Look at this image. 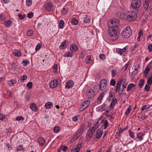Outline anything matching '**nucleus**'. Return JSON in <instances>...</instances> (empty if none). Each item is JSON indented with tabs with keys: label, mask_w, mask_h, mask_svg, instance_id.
Masks as SVG:
<instances>
[{
	"label": "nucleus",
	"mask_w": 152,
	"mask_h": 152,
	"mask_svg": "<svg viewBox=\"0 0 152 152\" xmlns=\"http://www.w3.org/2000/svg\"><path fill=\"white\" fill-rule=\"evenodd\" d=\"M119 22L115 19L109 20L107 23L109 33L110 34L109 39L111 41H113L118 39V24Z\"/></svg>",
	"instance_id": "f257e3e1"
},
{
	"label": "nucleus",
	"mask_w": 152,
	"mask_h": 152,
	"mask_svg": "<svg viewBox=\"0 0 152 152\" xmlns=\"http://www.w3.org/2000/svg\"><path fill=\"white\" fill-rule=\"evenodd\" d=\"M137 17L136 13L134 12H127L124 14V18L128 21H133L136 20Z\"/></svg>",
	"instance_id": "f03ea898"
},
{
	"label": "nucleus",
	"mask_w": 152,
	"mask_h": 152,
	"mask_svg": "<svg viewBox=\"0 0 152 152\" xmlns=\"http://www.w3.org/2000/svg\"><path fill=\"white\" fill-rule=\"evenodd\" d=\"M100 121H101L100 123H101L103 122V120H101L99 118L95 126L88 130L86 134L89 138L92 137L93 134L95 132V130L98 128L99 126V124Z\"/></svg>",
	"instance_id": "7ed1b4c3"
},
{
	"label": "nucleus",
	"mask_w": 152,
	"mask_h": 152,
	"mask_svg": "<svg viewBox=\"0 0 152 152\" xmlns=\"http://www.w3.org/2000/svg\"><path fill=\"white\" fill-rule=\"evenodd\" d=\"M123 80V79L122 78H120L118 80L115 90V91H118L120 96L122 94L124 91V83H122Z\"/></svg>",
	"instance_id": "20e7f679"
},
{
	"label": "nucleus",
	"mask_w": 152,
	"mask_h": 152,
	"mask_svg": "<svg viewBox=\"0 0 152 152\" xmlns=\"http://www.w3.org/2000/svg\"><path fill=\"white\" fill-rule=\"evenodd\" d=\"M141 4L140 0H132L131 6L134 9H137L139 7Z\"/></svg>",
	"instance_id": "39448f33"
},
{
	"label": "nucleus",
	"mask_w": 152,
	"mask_h": 152,
	"mask_svg": "<svg viewBox=\"0 0 152 152\" xmlns=\"http://www.w3.org/2000/svg\"><path fill=\"white\" fill-rule=\"evenodd\" d=\"M132 33L130 29L129 26H127L124 29V38H128L131 35Z\"/></svg>",
	"instance_id": "423d86ee"
},
{
	"label": "nucleus",
	"mask_w": 152,
	"mask_h": 152,
	"mask_svg": "<svg viewBox=\"0 0 152 152\" xmlns=\"http://www.w3.org/2000/svg\"><path fill=\"white\" fill-rule=\"evenodd\" d=\"M90 102L89 100H87L85 101L81 104L80 110L82 111L88 107L89 105Z\"/></svg>",
	"instance_id": "0eeeda50"
},
{
	"label": "nucleus",
	"mask_w": 152,
	"mask_h": 152,
	"mask_svg": "<svg viewBox=\"0 0 152 152\" xmlns=\"http://www.w3.org/2000/svg\"><path fill=\"white\" fill-rule=\"evenodd\" d=\"M107 85V81L105 79L101 80L99 83V88L101 90L103 91Z\"/></svg>",
	"instance_id": "6e6552de"
},
{
	"label": "nucleus",
	"mask_w": 152,
	"mask_h": 152,
	"mask_svg": "<svg viewBox=\"0 0 152 152\" xmlns=\"http://www.w3.org/2000/svg\"><path fill=\"white\" fill-rule=\"evenodd\" d=\"M152 66V60L146 66L144 71L145 74L143 75V76L147 78L148 75V71L150 70V68Z\"/></svg>",
	"instance_id": "1a4fd4ad"
},
{
	"label": "nucleus",
	"mask_w": 152,
	"mask_h": 152,
	"mask_svg": "<svg viewBox=\"0 0 152 152\" xmlns=\"http://www.w3.org/2000/svg\"><path fill=\"white\" fill-rule=\"evenodd\" d=\"M86 95L88 98H91L95 96V93L92 89L88 90L87 92Z\"/></svg>",
	"instance_id": "9d476101"
},
{
	"label": "nucleus",
	"mask_w": 152,
	"mask_h": 152,
	"mask_svg": "<svg viewBox=\"0 0 152 152\" xmlns=\"http://www.w3.org/2000/svg\"><path fill=\"white\" fill-rule=\"evenodd\" d=\"M45 9L49 11H50L53 10V5L50 2H47L45 5Z\"/></svg>",
	"instance_id": "9b49d317"
},
{
	"label": "nucleus",
	"mask_w": 152,
	"mask_h": 152,
	"mask_svg": "<svg viewBox=\"0 0 152 152\" xmlns=\"http://www.w3.org/2000/svg\"><path fill=\"white\" fill-rule=\"evenodd\" d=\"M58 81L56 80H52L50 83V87L51 88H55L58 85Z\"/></svg>",
	"instance_id": "f8f14e48"
},
{
	"label": "nucleus",
	"mask_w": 152,
	"mask_h": 152,
	"mask_svg": "<svg viewBox=\"0 0 152 152\" xmlns=\"http://www.w3.org/2000/svg\"><path fill=\"white\" fill-rule=\"evenodd\" d=\"M66 83V85L65 86V88H72L74 85V83L73 81L71 80H67Z\"/></svg>",
	"instance_id": "ddd939ff"
},
{
	"label": "nucleus",
	"mask_w": 152,
	"mask_h": 152,
	"mask_svg": "<svg viewBox=\"0 0 152 152\" xmlns=\"http://www.w3.org/2000/svg\"><path fill=\"white\" fill-rule=\"evenodd\" d=\"M81 143L79 144H77V145L76 147L71 150V152H79L81 147Z\"/></svg>",
	"instance_id": "4468645a"
},
{
	"label": "nucleus",
	"mask_w": 152,
	"mask_h": 152,
	"mask_svg": "<svg viewBox=\"0 0 152 152\" xmlns=\"http://www.w3.org/2000/svg\"><path fill=\"white\" fill-rule=\"evenodd\" d=\"M67 46L66 41L65 40L61 43V44L59 46V48L61 50H64L66 48Z\"/></svg>",
	"instance_id": "2eb2a0df"
},
{
	"label": "nucleus",
	"mask_w": 152,
	"mask_h": 152,
	"mask_svg": "<svg viewBox=\"0 0 152 152\" xmlns=\"http://www.w3.org/2000/svg\"><path fill=\"white\" fill-rule=\"evenodd\" d=\"M45 139L42 137L39 138L38 140V142L40 146L43 145L45 144Z\"/></svg>",
	"instance_id": "dca6fc26"
},
{
	"label": "nucleus",
	"mask_w": 152,
	"mask_h": 152,
	"mask_svg": "<svg viewBox=\"0 0 152 152\" xmlns=\"http://www.w3.org/2000/svg\"><path fill=\"white\" fill-rule=\"evenodd\" d=\"M70 50L72 52H75L78 50V48L75 44H72L71 45Z\"/></svg>",
	"instance_id": "f3484780"
},
{
	"label": "nucleus",
	"mask_w": 152,
	"mask_h": 152,
	"mask_svg": "<svg viewBox=\"0 0 152 152\" xmlns=\"http://www.w3.org/2000/svg\"><path fill=\"white\" fill-rule=\"evenodd\" d=\"M30 108L32 111H37L38 110V108L36 105L34 103H31L30 105Z\"/></svg>",
	"instance_id": "a211bd4d"
},
{
	"label": "nucleus",
	"mask_w": 152,
	"mask_h": 152,
	"mask_svg": "<svg viewBox=\"0 0 152 152\" xmlns=\"http://www.w3.org/2000/svg\"><path fill=\"white\" fill-rule=\"evenodd\" d=\"M85 127V125L84 124H81L80 125V128L78 130V136H80L82 134L84 131V129Z\"/></svg>",
	"instance_id": "6ab92c4d"
},
{
	"label": "nucleus",
	"mask_w": 152,
	"mask_h": 152,
	"mask_svg": "<svg viewBox=\"0 0 152 152\" xmlns=\"http://www.w3.org/2000/svg\"><path fill=\"white\" fill-rule=\"evenodd\" d=\"M83 22L87 23L90 22V17L87 15L85 16L83 18Z\"/></svg>",
	"instance_id": "aec40b11"
},
{
	"label": "nucleus",
	"mask_w": 152,
	"mask_h": 152,
	"mask_svg": "<svg viewBox=\"0 0 152 152\" xmlns=\"http://www.w3.org/2000/svg\"><path fill=\"white\" fill-rule=\"evenodd\" d=\"M13 53L14 55L17 56H20L21 55V52L19 50H15L13 52Z\"/></svg>",
	"instance_id": "412c9836"
},
{
	"label": "nucleus",
	"mask_w": 152,
	"mask_h": 152,
	"mask_svg": "<svg viewBox=\"0 0 152 152\" xmlns=\"http://www.w3.org/2000/svg\"><path fill=\"white\" fill-rule=\"evenodd\" d=\"M53 104L51 102H49L46 103L45 105V106L46 109L50 108L53 107Z\"/></svg>",
	"instance_id": "4be33fe9"
},
{
	"label": "nucleus",
	"mask_w": 152,
	"mask_h": 152,
	"mask_svg": "<svg viewBox=\"0 0 152 152\" xmlns=\"http://www.w3.org/2000/svg\"><path fill=\"white\" fill-rule=\"evenodd\" d=\"M103 133L102 131H99L97 130L96 132V136L97 138H100L102 135Z\"/></svg>",
	"instance_id": "5701e85b"
},
{
	"label": "nucleus",
	"mask_w": 152,
	"mask_h": 152,
	"mask_svg": "<svg viewBox=\"0 0 152 152\" xmlns=\"http://www.w3.org/2000/svg\"><path fill=\"white\" fill-rule=\"evenodd\" d=\"M117 102V100L116 99H114L111 102L110 107L111 109H113L115 106V104Z\"/></svg>",
	"instance_id": "b1692460"
},
{
	"label": "nucleus",
	"mask_w": 152,
	"mask_h": 152,
	"mask_svg": "<svg viewBox=\"0 0 152 152\" xmlns=\"http://www.w3.org/2000/svg\"><path fill=\"white\" fill-rule=\"evenodd\" d=\"M12 24V21L10 20L6 21L4 23V25L5 27L7 28L10 27Z\"/></svg>",
	"instance_id": "393cba45"
},
{
	"label": "nucleus",
	"mask_w": 152,
	"mask_h": 152,
	"mask_svg": "<svg viewBox=\"0 0 152 152\" xmlns=\"http://www.w3.org/2000/svg\"><path fill=\"white\" fill-rule=\"evenodd\" d=\"M117 16L120 19L122 20L124 18V14L123 12H118L117 14Z\"/></svg>",
	"instance_id": "a878e982"
},
{
	"label": "nucleus",
	"mask_w": 152,
	"mask_h": 152,
	"mask_svg": "<svg viewBox=\"0 0 152 152\" xmlns=\"http://www.w3.org/2000/svg\"><path fill=\"white\" fill-rule=\"evenodd\" d=\"M115 94L114 93L111 92L110 93L109 96L108 97V100L109 101L113 99L114 97Z\"/></svg>",
	"instance_id": "bb28decb"
},
{
	"label": "nucleus",
	"mask_w": 152,
	"mask_h": 152,
	"mask_svg": "<svg viewBox=\"0 0 152 152\" xmlns=\"http://www.w3.org/2000/svg\"><path fill=\"white\" fill-rule=\"evenodd\" d=\"M134 87H135V85L134 84L132 83L130 84L127 87V91H130L132 88Z\"/></svg>",
	"instance_id": "cd10ccee"
},
{
	"label": "nucleus",
	"mask_w": 152,
	"mask_h": 152,
	"mask_svg": "<svg viewBox=\"0 0 152 152\" xmlns=\"http://www.w3.org/2000/svg\"><path fill=\"white\" fill-rule=\"evenodd\" d=\"M27 78V76L26 75H23L20 78V81L23 83V81L26 80Z\"/></svg>",
	"instance_id": "c85d7f7f"
},
{
	"label": "nucleus",
	"mask_w": 152,
	"mask_h": 152,
	"mask_svg": "<svg viewBox=\"0 0 152 152\" xmlns=\"http://www.w3.org/2000/svg\"><path fill=\"white\" fill-rule=\"evenodd\" d=\"M71 23L74 25H76L78 23V21L75 18H72L71 21Z\"/></svg>",
	"instance_id": "c756f323"
},
{
	"label": "nucleus",
	"mask_w": 152,
	"mask_h": 152,
	"mask_svg": "<svg viewBox=\"0 0 152 152\" xmlns=\"http://www.w3.org/2000/svg\"><path fill=\"white\" fill-rule=\"evenodd\" d=\"M68 12V9L67 8L64 7L61 11V13L64 15L66 14Z\"/></svg>",
	"instance_id": "7c9ffc66"
},
{
	"label": "nucleus",
	"mask_w": 152,
	"mask_h": 152,
	"mask_svg": "<svg viewBox=\"0 0 152 152\" xmlns=\"http://www.w3.org/2000/svg\"><path fill=\"white\" fill-rule=\"evenodd\" d=\"M111 72L112 77H115L117 74V72L116 70L113 69L111 71Z\"/></svg>",
	"instance_id": "2f4dec72"
},
{
	"label": "nucleus",
	"mask_w": 152,
	"mask_h": 152,
	"mask_svg": "<svg viewBox=\"0 0 152 152\" xmlns=\"http://www.w3.org/2000/svg\"><path fill=\"white\" fill-rule=\"evenodd\" d=\"M64 24V23L63 20H60L59 22V25L60 28L62 29L63 28Z\"/></svg>",
	"instance_id": "473e14b6"
},
{
	"label": "nucleus",
	"mask_w": 152,
	"mask_h": 152,
	"mask_svg": "<svg viewBox=\"0 0 152 152\" xmlns=\"http://www.w3.org/2000/svg\"><path fill=\"white\" fill-rule=\"evenodd\" d=\"M145 80L143 79H140V83L139 85V87L140 88H142L144 84Z\"/></svg>",
	"instance_id": "72a5a7b5"
},
{
	"label": "nucleus",
	"mask_w": 152,
	"mask_h": 152,
	"mask_svg": "<svg viewBox=\"0 0 152 152\" xmlns=\"http://www.w3.org/2000/svg\"><path fill=\"white\" fill-rule=\"evenodd\" d=\"M149 5V3L145 1L143 4V7L146 10H148V7Z\"/></svg>",
	"instance_id": "f704fd0d"
},
{
	"label": "nucleus",
	"mask_w": 152,
	"mask_h": 152,
	"mask_svg": "<svg viewBox=\"0 0 152 152\" xmlns=\"http://www.w3.org/2000/svg\"><path fill=\"white\" fill-rule=\"evenodd\" d=\"M32 4V0H26V5L28 7L30 6Z\"/></svg>",
	"instance_id": "c9c22d12"
},
{
	"label": "nucleus",
	"mask_w": 152,
	"mask_h": 152,
	"mask_svg": "<svg viewBox=\"0 0 152 152\" xmlns=\"http://www.w3.org/2000/svg\"><path fill=\"white\" fill-rule=\"evenodd\" d=\"M131 106L130 105L129 107L127 109L125 112V114L126 115H128L130 113L131 110Z\"/></svg>",
	"instance_id": "e433bc0d"
},
{
	"label": "nucleus",
	"mask_w": 152,
	"mask_h": 152,
	"mask_svg": "<svg viewBox=\"0 0 152 152\" xmlns=\"http://www.w3.org/2000/svg\"><path fill=\"white\" fill-rule=\"evenodd\" d=\"M72 54L70 52H67L64 55V56L67 57H72Z\"/></svg>",
	"instance_id": "4c0bfd02"
},
{
	"label": "nucleus",
	"mask_w": 152,
	"mask_h": 152,
	"mask_svg": "<svg viewBox=\"0 0 152 152\" xmlns=\"http://www.w3.org/2000/svg\"><path fill=\"white\" fill-rule=\"evenodd\" d=\"M124 48L122 49H118L117 50V49H116V51L118 53L120 54L121 55H122L123 54V53H124Z\"/></svg>",
	"instance_id": "58836bf2"
},
{
	"label": "nucleus",
	"mask_w": 152,
	"mask_h": 152,
	"mask_svg": "<svg viewBox=\"0 0 152 152\" xmlns=\"http://www.w3.org/2000/svg\"><path fill=\"white\" fill-rule=\"evenodd\" d=\"M22 64H23L24 66H26L27 65H28L29 63V62L27 60H26L23 61H22Z\"/></svg>",
	"instance_id": "ea45409f"
},
{
	"label": "nucleus",
	"mask_w": 152,
	"mask_h": 152,
	"mask_svg": "<svg viewBox=\"0 0 152 152\" xmlns=\"http://www.w3.org/2000/svg\"><path fill=\"white\" fill-rule=\"evenodd\" d=\"M123 129H122L121 128H119L118 130V132H117L118 135L121 136L123 133Z\"/></svg>",
	"instance_id": "a19ab883"
},
{
	"label": "nucleus",
	"mask_w": 152,
	"mask_h": 152,
	"mask_svg": "<svg viewBox=\"0 0 152 152\" xmlns=\"http://www.w3.org/2000/svg\"><path fill=\"white\" fill-rule=\"evenodd\" d=\"M143 135V134H142L141 133H140L139 134H137V137L141 140H142L143 139L142 138V136Z\"/></svg>",
	"instance_id": "79ce46f5"
},
{
	"label": "nucleus",
	"mask_w": 152,
	"mask_h": 152,
	"mask_svg": "<svg viewBox=\"0 0 152 152\" xmlns=\"http://www.w3.org/2000/svg\"><path fill=\"white\" fill-rule=\"evenodd\" d=\"M26 86L28 88H29L30 89H31L32 88V83L31 82H29L27 84Z\"/></svg>",
	"instance_id": "37998d69"
},
{
	"label": "nucleus",
	"mask_w": 152,
	"mask_h": 152,
	"mask_svg": "<svg viewBox=\"0 0 152 152\" xmlns=\"http://www.w3.org/2000/svg\"><path fill=\"white\" fill-rule=\"evenodd\" d=\"M91 61V57L90 56H88L86 58V61L87 63L88 64L90 62V61Z\"/></svg>",
	"instance_id": "c03bdc74"
},
{
	"label": "nucleus",
	"mask_w": 152,
	"mask_h": 152,
	"mask_svg": "<svg viewBox=\"0 0 152 152\" xmlns=\"http://www.w3.org/2000/svg\"><path fill=\"white\" fill-rule=\"evenodd\" d=\"M104 129H106L107 127L108 126V121L107 120H106L104 121Z\"/></svg>",
	"instance_id": "a18cd8bd"
},
{
	"label": "nucleus",
	"mask_w": 152,
	"mask_h": 152,
	"mask_svg": "<svg viewBox=\"0 0 152 152\" xmlns=\"http://www.w3.org/2000/svg\"><path fill=\"white\" fill-rule=\"evenodd\" d=\"M60 130V128L58 126H56L54 127V131L55 132L58 133Z\"/></svg>",
	"instance_id": "49530a36"
},
{
	"label": "nucleus",
	"mask_w": 152,
	"mask_h": 152,
	"mask_svg": "<svg viewBox=\"0 0 152 152\" xmlns=\"http://www.w3.org/2000/svg\"><path fill=\"white\" fill-rule=\"evenodd\" d=\"M24 120V118L21 116H18L16 118V120L18 121H23Z\"/></svg>",
	"instance_id": "de8ad7c7"
},
{
	"label": "nucleus",
	"mask_w": 152,
	"mask_h": 152,
	"mask_svg": "<svg viewBox=\"0 0 152 152\" xmlns=\"http://www.w3.org/2000/svg\"><path fill=\"white\" fill-rule=\"evenodd\" d=\"M33 34L32 31L31 30H29L27 31V34L28 36H31Z\"/></svg>",
	"instance_id": "09e8293b"
},
{
	"label": "nucleus",
	"mask_w": 152,
	"mask_h": 152,
	"mask_svg": "<svg viewBox=\"0 0 152 152\" xmlns=\"http://www.w3.org/2000/svg\"><path fill=\"white\" fill-rule=\"evenodd\" d=\"M30 97V94L28 92H26V98L27 100H28Z\"/></svg>",
	"instance_id": "8fccbe9b"
},
{
	"label": "nucleus",
	"mask_w": 152,
	"mask_h": 152,
	"mask_svg": "<svg viewBox=\"0 0 152 152\" xmlns=\"http://www.w3.org/2000/svg\"><path fill=\"white\" fill-rule=\"evenodd\" d=\"M5 19V16L2 14H0V20L4 21Z\"/></svg>",
	"instance_id": "3c124183"
},
{
	"label": "nucleus",
	"mask_w": 152,
	"mask_h": 152,
	"mask_svg": "<svg viewBox=\"0 0 152 152\" xmlns=\"http://www.w3.org/2000/svg\"><path fill=\"white\" fill-rule=\"evenodd\" d=\"M18 15L19 18L21 19H23L26 16V15L25 14H23L22 15L21 14H18Z\"/></svg>",
	"instance_id": "603ef678"
},
{
	"label": "nucleus",
	"mask_w": 152,
	"mask_h": 152,
	"mask_svg": "<svg viewBox=\"0 0 152 152\" xmlns=\"http://www.w3.org/2000/svg\"><path fill=\"white\" fill-rule=\"evenodd\" d=\"M150 88V86L148 85L147 84L145 86V91H149Z\"/></svg>",
	"instance_id": "864d4df0"
},
{
	"label": "nucleus",
	"mask_w": 152,
	"mask_h": 152,
	"mask_svg": "<svg viewBox=\"0 0 152 152\" xmlns=\"http://www.w3.org/2000/svg\"><path fill=\"white\" fill-rule=\"evenodd\" d=\"M10 82L11 83V84L10 85V83H9V84L10 86H11L13 84L16 83V81L14 80H11L10 81H9L8 82Z\"/></svg>",
	"instance_id": "5fc2aeb1"
},
{
	"label": "nucleus",
	"mask_w": 152,
	"mask_h": 152,
	"mask_svg": "<svg viewBox=\"0 0 152 152\" xmlns=\"http://www.w3.org/2000/svg\"><path fill=\"white\" fill-rule=\"evenodd\" d=\"M110 85L113 86H115V81L114 79H112L110 82Z\"/></svg>",
	"instance_id": "6e6d98bb"
},
{
	"label": "nucleus",
	"mask_w": 152,
	"mask_h": 152,
	"mask_svg": "<svg viewBox=\"0 0 152 152\" xmlns=\"http://www.w3.org/2000/svg\"><path fill=\"white\" fill-rule=\"evenodd\" d=\"M34 14L32 12L29 13L27 14V16L29 18H31L33 17Z\"/></svg>",
	"instance_id": "4d7b16f0"
},
{
	"label": "nucleus",
	"mask_w": 152,
	"mask_h": 152,
	"mask_svg": "<svg viewBox=\"0 0 152 152\" xmlns=\"http://www.w3.org/2000/svg\"><path fill=\"white\" fill-rule=\"evenodd\" d=\"M12 130L11 128H9L8 129H6L5 132L7 133H11V132H12Z\"/></svg>",
	"instance_id": "13d9d810"
},
{
	"label": "nucleus",
	"mask_w": 152,
	"mask_h": 152,
	"mask_svg": "<svg viewBox=\"0 0 152 152\" xmlns=\"http://www.w3.org/2000/svg\"><path fill=\"white\" fill-rule=\"evenodd\" d=\"M5 115L3 114H0V120H2L5 118Z\"/></svg>",
	"instance_id": "bf43d9fd"
},
{
	"label": "nucleus",
	"mask_w": 152,
	"mask_h": 152,
	"mask_svg": "<svg viewBox=\"0 0 152 152\" xmlns=\"http://www.w3.org/2000/svg\"><path fill=\"white\" fill-rule=\"evenodd\" d=\"M152 83V79L151 78H149L147 81V83L150 84Z\"/></svg>",
	"instance_id": "052dcab7"
},
{
	"label": "nucleus",
	"mask_w": 152,
	"mask_h": 152,
	"mask_svg": "<svg viewBox=\"0 0 152 152\" xmlns=\"http://www.w3.org/2000/svg\"><path fill=\"white\" fill-rule=\"evenodd\" d=\"M148 49L149 51H152V44H150L148 45Z\"/></svg>",
	"instance_id": "680f3d73"
},
{
	"label": "nucleus",
	"mask_w": 152,
	"mask_h": 152,
	"mask_svg": "<svg viewBox=\"0 0 152 152\" xmlns=\"http://www.w3.org/2000/svg\"><path fill=\"white\" fill-rule=\"evenodd\" d=\"M131 63H130V62L129 61L127 64H126L125 66V69H124V71H125L126 70V69H127L128 66L129 65H130L131 64Z\"/></svg>",
	"instance_id": "e2e57ef3"
},
{
	"label": "nucleus",
	"mask_w": 152,
	"mask_h": 152,
	"mask_svg": "<svg viewBox=\"0 0 152 152\" xmlns=\"http://www.w3.org/2000/svg\"><path fill=\"white\" fill-rule=\"evenodd\" d=\"M99 57L101 60H103L105 59V56L104 54H101L99 55Z\"/></svg>",
	"instance_id": "0e129e2a"
},
{
	"label": "nucleus",
	"mask_w": 152,
	"mask_h": 152,
	"mask_svg": "<svg viewBox=\"0 0 152 152\" xmlns=\"http://www.w3.org/2000/svg\"><path fill=\"white\" fill-rule=\"evenodd\" d=\"M41 47V45L40 44H38L36 46V47L35 48V50L37 51L39 50Z\"/></svg>",
	"instance_id": "69168bd1"
},
{
	"label": "nucleus",
	"mask_w": 152,
	"mask_h": 152,
	"mask_svg": "<svg viewBox=\"0 0 152 152\" xmlns=\"http://www.w3.org/2000/svg\"><path fill=\"white\" fill-rule=\"evenodd\" d=\"M6 147H7L8 149L9 150H10L12 149V147L10 145L9 143H7L6 145Z\"/></svg>",
	"instance_id": "338daca9"
},
{
	"label": "nucleus",
	"mask_w": 152,
	"mask_h": 152,
	"mask_svg": "<svg viewBox=\"0 0 152 152\" xmlns=\"http://www.w3.org/2000/svg\"><path fill=\"white\" fill-rule=\"evenodd\" d=\"M104 95V92L101 94L99 96V97H98L99 99L102 100L103 96Z\"/></svg>",
	"instance_id": "774afa93"
}]
</instances>
